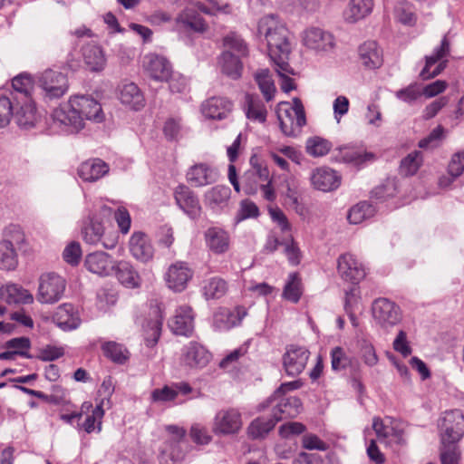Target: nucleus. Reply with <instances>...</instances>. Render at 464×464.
Wrapping results in <instances>:
<instances>
[{"mask_svg": "<svg viewBox=\"0 0 464 464\" xmlns=\"http://www.w3.org/2000/svg\"><path fill=\"white\" fill-rule=\"evenodd\" d=\"M53 119L55 123L64 126L67 132L74 133L83 128L84 120L101 122L104 119V114L96 100L81 95L72 97L67 105L55 109Z\"/></svg>", "mask_w": 464, "mask_h": 464, "instance_id": "obj_1", "label": "nucleus"}, {"mask_svg": "<svg viewBox=\"0 0 464 464\" xmlns=\"http://www.w3.org/2000/svg\"><path fill=\"white\" fill-rule=\"evenodd\" d=\"M14 91L10 93L12 98L19 105L15 113L17 124L24 129L34 127L38 120L35 103L32 98L34 89L33 80L27 73H20L12 80Z\"/></svg>", "mask_w": 464, "mask_h": 464, "instance_id": "obj_2", "label": "nucleus"}, {"mask_svg": "<svg viewBox=\"0 0 464 464\" xmlns=\"http://www.w3.org/2000/svg\"><path fill=\"white\" fill-rule=\"evenodd\" d=\"M258 34H264L267 42L269 56H276L277 53H290V43L288 41V31L279 24L276 16L269 14L262 17L258 22Z\"/></svg>", "mask_w": 464, "mask_h": 464, "instance_id": "obj_3", "label": "nucleus"}, {"mask_svg": "<svg viewBox=\"0 0 464 464\" xmlns=\"http://www.w3.org/2000/svg\"><path fill=\"white\" fill-rule=\"evenodd\" d=\"M280 129L285 136L295 137L306 124L305 113L300 99L294 98L293 105L280 102L276 108Z\"/></svg>", "mask_w": 464, "mask_h": 464, "instance_id": "obj_4", "label": "nucleus"}, {"mask_svg": "<svg viewBox=\"0 0 464 464\" xmlns=\"http://www.w3.org/2000/svg\"><path fill=\"white\" fill-rule=\"evenodd\" d=\"M166 430L170 438L163 443L159 459L160 464H173L181 460L186 453L188 443L185 440L186 430L177 425H168Z\"/></svg>", "mask_w": 464, "mask_h": 464, "instance_id": "obj_5", "label": "nucleus"}, {"mask_svg": "<svg viewBox=\"0 0 464 464\" xmlns=\"http://www.w3.org/2000/svg\"><path fill=\"white\" fill-rule=\"evenodd\" d=\"M438 427L441 444H457L464 435V414L459 410L446 411Z\"/></svg>", "mask_w": 464, "mask_h": 464, "instance_id": "obj_6", "label": "nucleus"}, {"mask_svg": "<svg viewBox=\"0 0 464 464\" xmlns=\"http://www.w3.org/2000/svg\"><path fill=\"white\" fill-rule=\"evenodd\" d=\"M66 281L55 273H46L40 276L36 299L41 304L57 303L63 295Z\"/></svg>", "mask_w": 464, "mask_h": 464, "instance_id": "obj_7", "label": "nucleus"}, {"mask_svg": "<svg viewBox=\"0 0 464 464\" xmlns=\"http://www.w3.org/2000/svg\"><path fill=\"white\" fill-rule=\"evenodd\" d=\"M372 312L375 323L386 331L398 324L402 318L400 306L384 297L373 301Z\"/></svg>", "mask_w": 464, "mask_h": 464, "instance_id": "obj_8", "label": "nucleus"}, {"mask_svg": "<svg viewBox=\"0 0 464 464\" xmlns=\"http://www.w3.org/2000/svg\"><path fill=\"white\" fill-rule=\"evenodd\" d=\"M83 240L90 245L102 246L106 249H112L117 245L116 237H107L102 219L96 215L89 217L88 221L82 228Z\"/></svg>", "mask_w": 464, "mask_h": 464, "instance_id": "obj_9", "label": "nucleus"}, {"mask_svg": "<svg viewBox=\"0 0 464 464\" xmlns=\"http://www.w3.org/2000/svg\"><path fill=\"white\" fill-rule=\"evenodd\" d=\"M38 83L44 92L45 98L50 100L61 98L69 88L66 75L51 69L45 70L40 75Z\"/></svg>", "mask_w": 464, "mask_h": 464, "instance_id": "obj_10", "label": "nucleus"}, {"mask_svg": "<svg viewBox=\"0 0 464 464\" xmlns=\"http://www.w3.org/2000/svg\"><path fill=\"white\" fill-rule=\"evenodd\" d=\"M164 315L161 306L158 304H150L148 317L141 323L145 344L148 347L155 346L161 334Z\"/></svg>", "mask_w": 464, "mask_h": 464, "instance_id": "obj_11", "label": "nucleus"}, {"mask_svg": "<svg viewBox=\"0 0 464 464\" xmlns=\"http://www.w3.org/2000/svg\"><path fill=\"white\" fill-rule=\"evenodd\" d=\"M310 352L304 347L296 344H289L285 347L283 355V365L288 376L299 375L307 363Z\"/></svg>", "mask_w": 464, "mask_h": 464, "instance_id": "obj_12", "label": "nucleus"}, {"mask_svg": "<svg viewBox=\"0 0 464 464\" xmlns=\"http://www.w3.org/2000/svg\"><path fill=\"white\" fill-rule=\"evenodd\" d=\"M212 358L210 352L198 342H189L181 351V362L195 369L206 367Z\"/></svg>", "mask_w": 464, "mask_h": 464, "instance_id": "obj_13", "label": "nucleus"}, {"mask_svg": "<svg viewBox=\"0 0 464 464\" xmlns=\"http://www.w3.org/2000/svg\"><path fill=\"white\" fill-rule=\"evenodd\" d=\"M337 270L344 281L353 285H357L365 276L363 266L351 254H343L338 257Z\"/></svg>", "mask_w": 464, "mask_h": 464, "instance_id": "obj_14", "label": "nucleus"}, {"mask_svg": "<svg viewBox=\"0 0 464 464\" xmlns=\"http://www.w3.org/2000/svg\"><path fill=\"white\" fill-rule=\"evenodd\" d=\"M266 406L273 408V416L277 419L280 417V420L284 419H291L296 417L301 409V400L295 396H285L280 395L275 401H269V398L266 401Z\"/></svg>", "mask_w": 464, "mask_h": 464, "instance_id": "obj_15", "label": "nucleus"}, {"mask_svg": "<svg viewBox=\"0 0 464 464\" xmlns=\"http://www.w3.org/2000/svg\"><path fill=\"white\" fill-rule=\"evenodd\" d=\"M175 22L179 31L203 34L208 30L207 22L194 7H185L178 14Z\"/></svg>", "mask_w": 464, "mask_h": 464, "instance_id": "obj_16", "label": "nucleus"}, {"mask_svg": "<svg viewBox=\"0 0 464 464\" xmlns=\"http://www.w3.org/2000/svg\"><path fill=\"white\" fill-rule=\"evenodd\" d=\"M143 67L155 81L168 82L172 75V66L163 56L150 53L144 57Z\"/></svg>", "mask_w": 464, "mask_h": 464, "instance_id": "obj_17", "label": "nucleus"}, {"mask_svg": "<svg viewBox=\"0 0 464 464\" xmlns=\"http://www.w3.org/2000/svg\"><path fill=\"white\" fill-rule=\"evenodd\" d=\"M241 414L237 410H221L215 417L213 430L217 434H234L241 429Z\"/></svg>", "mask_w": 464, "mask_h": 464, "instance_id": "obj_18", "label": "nucleus"}, {"mask_svg": "<svg viewBox=\"0 0 464 464\" xmlns=\"http://www.w3.org/2000/svg\"><path fill=\"white\" fill-rule=\"evenodd\" d=\"M177 205L190 218L197 219L201 213V206L196 194L187 186L179 185L174 191Z\"/></svg>", "mask_w": 464, "mask_h": 464, "instance_id": "obj_19", "label": "nucleus"}, {"mask_svg": "<svg viewBox=\"0 0 464 464\" xmlns=\"http://www.w3.org/2000/svg\"><path fill=\"white\" fill-rule=\"evenodd\" d=\"M251 168L246 170L242 177V186L246 195L256 194V186L251 181V177L256 176L259 180H269V170L264 160L256 154H253L249 160Z\"/></svg>", "mask_w": 464, "mask_h": 464, "instance_id": "obj_20", "label": "nucleus"}, {"mask_svg": "<svg viewBox=\"0 0 464 464\" xmlns=\"http://www.w3.org/2000/svg\"><path fill=\"white\" fill-rule=\"evenodd\" d=\"M115 260L107 253L96 251L86 256L84 266L91 273L100 276H109L113 275Z\"/></svg>", "mask_w": 464, "mask_h": 464, "instance_id": "obj_21", "label": "nucleus"}, {"mask_svg": "<svg viewBox=\"0 0 464 464\" xmlns=\"http://www.w3.org/2000/svg\"><path fill=\"white\" fill-rule=\"evenodd\" d=\"M193 272L185 262L172 264L166 274L168 286L175 292H182L192 278Z\"/></svg>", "mask_w": 464, "mask_h": 464, "instance_id": "obj_22", "label": "nucleus"}, {"mask_svg": "<svg viewBox=\"0 0 464 464\" xmlns=\"http://www.w3.org/2000/svg\"><path fill=\"white\" fill-rule=\"evenodd\" d=\"M169 327L177 335L188 336L194 329V315L191 307L179 306L169 321Z\"/></svg>", "mask_w": 464, "mask_h": 464, "instance_id": "obj_23", "label": "nucleus"}, {"mask_svg": "<svg viewBox=\"0 0 464 464\" xmlns=\"http://www.w3.org/2000/svg\"><path fill=\"white\" fill-rule=\"evenodd\" d=\"M130 251L132 256L143 263L152 259L154 248L150 237L142 232H135L130 238Z\"/></svg>", "mask_w": 464, "mask_h": 464, "instance_id": "obj_24", "label": "nucleus"}, {"mask_svg": "<svg viewBox=\"0 0 464 464\" xmlns=\"http://www.w3.org/2000/svg\"><path fill=\"white\" fill-rule=\"evenodd\" d=\"M310 179L314 188L324 192L336 189L341 182L340 176L328 167L315 169Z\"/></svg>", "mask_w": 464, "mask_h": 464, "instance_id": "obj_25", "label": "nucleus"}, {"mask_svg": "<svg viewBox=\"0 0 464 464\" xmlns=\"http://www.w3.org/2000/svg\"><path fill=\"white\" fill-rule=\"evenodd\" d=\"M232 106V102L227 98L211 97L202 103L201 111L206 118L222 120L230 113Z\"/></svg>", "mask_w": 464, "mask_h": 464, "instance_id": "obj_26", "label": "nucleus"}, {"mask_svg": "<svg viewBox=\"0 0 464 464\" xmlns=\"http://www.w3.org/2000/svg\"><path fill=\"white\" fill-rule=\"evenodd\" d=\"M54 324L63 331H71L79 327L81 319L72 304L59 305L53 316Z\"/></svg>", "mask_w": 464, "mask_h": 464, "instance_id": "obj_27", "label": "nucleus"}, {"mask_svg": "<svg viewBox=\"0 0 464 464\" xmlns=\"http://www.w3.org/2000/svg\"><path fill=\"white\" fill-rule=\"evenodd\" d=\"M216 169L205 163L192 166L187 173V180L195 187H203L216 182L218 179Z\"/></svg>", "mask_w": 464, "mask_h": 464, "instance_id": "obj_28", "label": "nucleus"}, {"mask_svg": "<svg viewBox=\"0 0 464 464\" xmlns=\"http://www.w3.org/2000/svg\"><path fill=\"white\" fill-rule=\"evenodd\" d=\"M207 246L217 255L224 254L229 249L230 237L221 227H211L204 233Z\"/></svg>", "mask_w": 464, "mask_h": 464, "instance_id": "obj_29", "label": "nucleus"}, {"mask_svg": "<svg viewBox=\"0 0 464 464\" xmlns=\"http://www.w3.org/2000/svg\"><path fill=\"white\" fill-rule=\"evenodd\" d=\"M109 166L100 159H92L82 162L78 168V175L87 182H94L109 172Z\"/></svg>", "mask_w": 464, "mask_h": 464, "instance_id": "obj_30", "label": "nucleus"}, {"mask_svg": "<svg viewBox=\"0 0 464 464\" xmlns=\"http://www.w3.org/2000/svg\"><path fill=\"white\" fill-rule=\"evenodd\" d=\"M359 56L364 67L370 70L381 67L383 62L382 52L374 41L360 45Z\"/></svg>", "mask_w": 464, "mask_h": 464, "instance_id": "obj_31", "label": "nucleus"}, {"mask_svg": "<svg viewBox=\"0 0 464 464\" xmlns=\"http://www.w3.org/2000/svg\"><path fill=\"white\" fill-rule=\"evenodd\" d=\"M304 42L308 48L316 51H328L334 46L333 35L320 28L307 30Z\"/></svg>", "mask_w": 464, "mask_h": 464, "instance_id": "obj_32", "label": "nucleus"}, {"mask_svg": "<svg viewBox=\"0 0 464 464\" xmlns=\"http://www.w3.org/2000/svg\"><path fill=\"white\" fill-rule=\"evenodd\" d=\"M0 297L8 304H32L33 295L16 284H8L0 289Z\"/></svg>", "mask_w": 464, "mask_h": 464, "instance_id": "obj_33", "label": "nucleus"}, {"mask_svg": "<svg viewBox=\"0 0 464 464\" xmlns=\"http://www.w3.org/2000/svg\"><path fill=\"white\" fill-rule=\"evenodd\" d=\"M82 58L86 66L92 72L103 70L106 58L102 49L95 44H87L82 49Z\"/></svg>", "mask_w": 464, "mask_h": 464, "instance_id": "obj_34", "label": "nucleus"}, {"mask_svg": "<svg viewBox=\"0 0 464 464\" xmlns=\"http://www.w3.org/2000/svg\"><path fill=\"white\" fill-rule=\"evenodd\" d=\"M113 275L125 286L130 288L138 287L140 284V277L133 266L127 261H116Z\"/></svg>", "mask_w": 464, "mask_h": 464, "instance_id": "obj_35", "label": "nucleus"}, {"mask_svg": "<svg viewBox=\"0 0 464 464\" xmlns=\"http://www.w3.org/2000/svg\"><path fill=\"white\" fill-rule=\"evenodd\" d=\"M221 71L227 77L237 80L241 77L243 63L238 55L230 51H224L218 60Z\"/></svg>", "mask_w": 464, "mask_h": 464, "instance_id": "obj_36", "label": "nucleus"}, {"mask_svg": "<svg viewBox=\"0 0 464 464\" xmlns=\"http://www.w3.org/2000/svg\"><path fill=\"white\" fill-rule=\"evenodd\" d=\"M120 100L122 104L130 106L135 111L142 108L145 103L142 92L133 82H129L122 85L120 90Z\"/></svg>", "mask_w": 464, "mask_h": 464, "instance_id": "obj_37", "label": "nucleus"}, {"mask_svg": "<svg viewBox=\"0 0 464 464\" xmlns=\"http://www.w3.org/2000/svg\"><path fill=\"white\" fill-rule=\"evenodd\" d=\"M278 421H280V417L276 419L273 414L270 417L262 416L256 418L250 423L247 429L248 435L254 440L263 439L274 429Z\"/></svg>", "mask_w": 464, "mask_h": 464, "instance_id": "obj_38", "label": "nucleus"}, {"mask_svg": "<svg viewBox=\"0 0 464 464\" xmlns=\"http://www.w3.org/2000/svg\"><path fill=\"white\" fill-rule=\"evenodd\" d=\"M231 189L227 186L218 185L205 194V203L212 209L223 208L230 198Z\"/></svg>", "mask_w": 464, "mask_h": 464, "instance_id": "obj_39", "label": "nucleus"}, {"mask_svg": "<svg viewBox=\"0 0 464 464\" xmlns=\"http://www.w3.org/2000/svg\"><path fill=\"white\" fill-rule=\"evenodd\" d=\"M373 6L372 0H351L348 9L344 13L349 23H355L368 15Z\"/></svg>", "mask_w": 464, "mask_h": 464, "instance_id": "obj_40", "label": "nucleus"}, {"mask_svg": "<svg viewBox=\"0 0 464 464\" xmlns=\"http://www.w3.org/2000/svg\"><path fill=\"white\" fill-rule=\"evenodd\" d=\"M228 289L226 280L219 276L208 278L203 283V295L207 300L219 299L223 297Z\"/></svg>", "mask_w": 464, "mask_h": 464, "instance_id": "obj_41", "label": "nucleus"}, {"mask_svg": "<svg viewBox=\"0 0 464 464\" xmlns=\"http://www.w3.org/2000/svg\"><path fill=\"white\" fill-rule=\"evenodd\" d=\"M247 119L265 122L266 120V109L264 102L257 97L251 94L246 95L245 105Z\"/></svg>", "mask_w": 464, "mask_h": 464, "instance_id": "obj_42", "label": "nucleus"}, {"mask_svg": "<svg viewBox=\"0 0 464 464\" xmlns=\"http://www.w3.org/2000/svg\"><path fill=\"white\" fill-rule=\"evenodd\" d=\"M375 207L367 201H362L353 206L347 216V218L352 224H360L363 220L368 219L374 216Z\"/></svg>", "mask_w": 464, "mask_h": 464, "instance_id": "obj_43", "label": "nucleus"}, {"mask_svg": "<svg viewBox=\"0 0 464 464\" xmlns=\"http://www.w3.org/2000/svg\"><path fill=\"white\" fill-rule=\"evenodd\" d=\"M18 265L16 250L11 243L0 241V269L14 270Z\"/></svg>", "mask_w": 464, "mask_h": 464, "instance_id": "obj_44", "label": "nucleus"}, {"mask_svg": "<svg viewBox=\"0 0 464 464\" xmlns=\"http://www.w3.org/2000/svg\"><path fill=\"white\" fill-rule=\"evenodd\" d=\"M396 19L403 24L414 25L417 21L414 6L408 1H399L394 6Z\"/></svg>", "mask_w": 464, "mask_h": 464, "instance_id": "obj_45", "label": "nucleus"}, {"mask_svg": "<svg viewBox=\"0 0 464 464\" xmlns=\"http://www.w3.org/2000/svg\"><path fill=\"white\" fill-rule=\"evenodd\" d=\"M332 149V143L319 136L307 139L305 142L306 152L314 158L326 155Z\"/></svg>", "mask_w": 464, "mask_h": 464, "instance_id": "obj_46", "label": "nucleus"}, {"mask_svg": "<svg viewBox=\"0 0 464 464\" xmlns=\"http://www.w3.org/2000/svg\"><path fill=\"white\" fill-rule=\"evenodd\" d=\"M255 80L266 101L270 102L273 100L276 89L269 75V71L267 69L260 70L255 74Z\"/></svg>", "mask_w": 464, "mask_h": 464, "instance_id": "obj_47", "label": "nucleus"}, {"mask_svg": "<svg viewBox=\"0 0 464 464\" xmlns=\"http://www.w3.org/2000/svg\"><path fill=\"white\" fill-rule=\"evenodd\" d=\"M102 349L104 355L115 363L123 364L128 360V351L120 343L107 342Z\"/></svg>", "mask_w": 464, "mask_h": 464, "instance_id": "obj_48", "label": "nucleus"}, {"mask_svg": "<svg viewBox=\"0 0 464 464\" xmlns=\"http://www.w3.org/2000/svg\"><path fill=\"white\" fill-rule=\"evenodd\" d=\"M17 109L19 105L12 98L0 96V128L8 125L13 116L15 118Z\"/></svg>", "mask_w": 464, "mask_h": 464, "instance_id": "obj_49", "label": "nucleus"}, {"mask_svg": "<svg viewBox=\"0 0 464 464\" xmlns=\"http://www.w3.org/2000/svg\"><path fill=\"white\" fill-rule=\"evenodd\" d=\"M422 162V154L419 150H414L409 153L401 161L400 171L402 175L412 176L414 175Z\"/></svg>", "mask_w": 464, "mask_h": 464, "instance_id": "obj_50", "label": "nucleus"}, {"mask_svg": "<svg viewBox=\"0 0 464 464\" xmlns=\"http://www.w3.org/2000/svg\"><path fill=\"white\" fill-rule=\"evenodd\" d=\"M301 280L296 273L289 275L288 281L285 284L283 291V296L292 303H297L300 300L301 292Z\"/></svg>", "mask_w": 464, "mask_h": 464, "instance_id": "obj_51", "label": "nucleus"}, {"mask_svg": "<svg viewBox=\"0 0 464 464\" xmlns=\"http://www.w3.org/2000/svg\"><path fill=\"white\" fill-rule=\"evenodd\" d=\"M224 45L239 58L246 56L248 49L244 40L236 34H230L224 38Z\"/></svg>", "mask_w": 464, "mask_h": 464, "instance_id": "obj_52", "label": "nucleus"}, {"mask_svg": "<svg viewBox=\"0 0 464 464\" xmlns=\"http://www.w3.org/2000/svg\"><path fill=\"white\" fill-rule=\"evenodd\" d=\"M395 96L403 102L412 104L422 96L421 87L417 82L411 83L407 87L398 90Z\"/></svg>", "mask_w": 464, "mask_h": 464, "instance_id": "obj_53", "label": "nucleus"}, {"mask_svg": "<svg viewBox=\"0 0 464 464\" xmlns=\"http://www.w3.org/2000/svg\"><path fill=\"white\" fill-rule=\"evenodd\" d=\"M24 239V234L20 226L10 224L5 227L3 231V239L1 241L11 243L12 246L15 248V246L23 244Z\"/></svg>", "mask_w": 464, "mask_h": 464, "instance_id": "obj_54", "label": "nucleus"}, {"mask_svg": "<svg viewBox=\"0 0 464 464\" xmlns=\"http://www.w3.org/2000/svg\"><path fill=\"white\" fill-rule=\"evenodd\" d=\"M450 53V43L447 35L442 38L440 46L434 48L433 53L425 56V61L428 62V66H432L439 61L446 58Z\"/></svg>", "mask_w": 464, "mask_h": 464, "instance_id": "obj_55", "label": "nucleus"}, {"mask_svg": "<svg viewBox=\"0 0 464 464\" xmlns=\"http://www.w3.org/2000/svg\"><path fill=\"white\" fill-rule=\"evenodd\" d=\"M259 216L258 207L248 199L240 202L239 209L237 213L236 219L237 222L247 218H256Z\"/></svg>", "mask_w": 464, "mask_h": 464, "instance_id": "obj_56", "label": "nucleus"}, {"mask_svg": "<svg viewBox=\"0 0 464 464\" xmlns=\"http://www.w3.org/2000/svg\"><path fill=\"white\" fill-rule=\"evenodd\" d=\"M350 358L346 355L342 347L336 346L331 351L332 369L339 372L347 368L350 364Z\"/></svg>", "mask_w": 464, "mask_h": 464, "instance_id": "obj_57", "label": "nucleus"}, {"mask_svg": "<svg viewBox=\"0 0 464 464\" xmlns=\"http://www.w3.org/2000/svg\"><path fill=\"white\" fill-rule=\"evenodd\" d=\"M460 452L457 444H441V464H459Z\"/></svg>", "mask_w": 464, "mask_h": 464, "instance_id": "obj_58", "label": "nucleus"}, {"mask_svg": "<svg viewBox=\"0 0 464 464\" xmlns=\"http://www.w3.org/2000/svg\"><path fill=\"white\" fill-rule=\"evenodd\" d=\"M63 257L67 264H70L71 266H77L82 257L80 243L72 241L68 244L63 252Z\"/></svg>", "mask_w": 464, "mask_h": 464, "instance_id": "obj_59", "label": "nucleus"}, {"mask_svg": "<svg viewBox=\"0 0 464 464\" xmlns=\"http://www.w3.org/2000/svg\"><path fill=\"white\" fill-rule=\"evenodd\" d=\"M396 186L394 180L387 179L385 183L377 186L372 191V198L385 200L395 195Z\"/></svg>", "mask_w": 464, "mask_h": 464, "instance_id": "obj_60", "label": "nucleus"}, {"mask_svg": "<svg viewBox=\"0 0 464 464\" xmlns=\"http://www.w3.org/2000/svg\"><path fill=\"white\" fill-rule=\"evenodd\" d=\"M289 53H277L276 56H270L275 63V70L280 77L294 74V70L288 63Z\"/></svg>", "mask_w": 464, "mask_h": 464, "instance_id": "obj_61", "label": "nucleus"}, {"mask_svg": "<svg viewBox=\"0 0 464 464\" xmlns=\"http://www.w3.org/2000/svg\"><path fill=\"white\" fill-rule=\"evenodd\" d=\"M360 353L364 363L368 366H374L378 362V356L376 354L373 345L366 341L360 342Z\"/></svg>", "mask_w": 464, "mask_h": 464, "instance_id": "obj_62", "label": "nucleus"}, {"mask_svg": "<svg viewBox=\"0 0 464 464\" xmlns=\"http://www.w3.org/2000/svg\"><path fill=\"white\" fill-rule=\"evenodd\" d=\"M449 174L452 179L459 177L464 171V150L459 151L451 157L448 167Z\"/></svg>", "mask_w": 464, "mask_h": 464, "instance_id": "obj_63", "label": "nucleus"}, {"mask_svg": "<svg viewBox=\"0 0 464 464\" xmlns=\"http://www.w3.org/2000/svg\"><path fill=\"white\" fill-rule=\"evenodd\" d=\"M448 102L449 99L445 96L440 97L439 99L433 101L423 110V119L430 120L434 118L438 112L448 104Z\"/></svg>", "mask_w": 464, "mask_h": 464, "instance_id": "obj_64", "label": "nucleus"}]
</instances>
